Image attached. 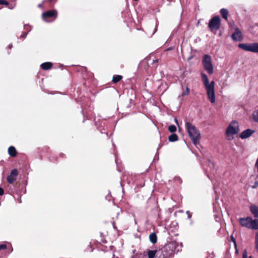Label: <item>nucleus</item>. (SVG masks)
Returning <instances> with one entry per match:
<instances>
[{
	"instance_id": "nucleus-1",
	"label": "nucleus",
	"mask_w": 258,
	"mask_h": 258,
	"mask_svg": "<svg viewBox=\"0 0 258 258\" xmlns=\"http://www.w3.org/2000/svg\"><path fill=\"white\" fill-rule=\"evenodd\" d=\"M201 76L202 81L206 88L208 99L211 103H214L216 101L215 82L212 81L209 83L208 77L205 73H202Z\"/></svg>"
},
{
	"instance_id": "nucleus-2",
	"label": "nucleus",
	"mask_w": 258,
	"mask_h": 258,
	"mask_svg": "<svg viewBox=\"0 0 258 258\" xmlns=\"http://www.w3.org/2000/svg\"><path fill=\"white\" fill-rule=\"evenodd\" d=\"M185 127L188 136L195 145H197L201 139V135L199 130L195 126L188 122H186Z\"/></svg>"
},
{
	"instance_id": "nucleus-3",
	"label": "nucleus",
	"mask_w": 258,
	"mask_h": 258,
	"mask_svg": "<svg viewBox=\"0 0 258 258\" xmlns=\"http://www.w3.org/2000/svg\"><path fill=\"white\" fill-rule=\"evenodd\" d=\"M240 127L238 122L236 120H232L228 125L225 131V136L228 140H232L234 136L238 134L240 132Z\"/></svg>"
},
{
	"instance_id": "nucleus-4",
	"label": "nucleus",
	"mask_w": 258,
	"mask_h": 258,
	"mask_svg": "<svg viewBox=\"0 0 258 258\" xmlns=\"http://www.w3.org/2000/svg\"><path fill=\"white\" fill-rule=\"evenodd\" d=\"M202 63L204 69L210 75L213 73V66L212 63L211 57L208 54L203 56Z\"/></svg>"
},
{
	"instance_id": "nucleus-5",
	"label": "nucleus",
	"mask_w": 258,
	"mask_h": 258,
	"mask_svg": "<svg viewBox=\"0 0 258 258\" xmlns=\"http://www.w3.org/2000/svg\"><path fill=\"white\" fill-rule=\"evenodd\" d=\"M238 46L245 51L258 53V42L240 43L238 44Z\"/></svg>"
},
{
	"instance_id": "nucleus-6",
	"label": "nucleus",
	"mask_w": 258,
	"mask_h": 258,
	"mask_svg": "<svg viewBox=\"0 0 258 258\" xmlns=\"http://www.w3.org/2000/svg\"><path fill=\"white\" fill-rule=\"evenodd\" d=\"M57 17V12L55 10L47 11L42 14V19L46 22L54 21Z\"/></svg>"
},
{
	"instance_id": "nucleus-7",
	"label": "nucleus",
	"mask_w": 258,
	"mask_h": 258,
	"mask_svg": "<svg viewBox=\"0 0 258 258\" xmlns=\"http://www.w3.org/2000/svg\"><path fill=\"white\" fill-rule=\"evenodd\" d=\"M221 20L219 16L214 17L209 23V27L211 31L218 30L220 27Z\"/></svg>"
},
{
	"instance_id": "nucleus-8",
	"label": "nucleus",
	"mask_w": 258,
	"mask_h": 258,
	"mask_svg": "<svg viewBox=\"0 0 258 258\" xmlns=\"http://www.w3.org/2000/svg\"><path fill=\"white\" fill-rule=\"evenodd\" d=\"M233 40L235 41H240L243 39V36L240 30L238 28H236L235 32L231 36Z\"/></svg>"
},
{
	"instance_id": "nucleus-9",
	"label": "nucleus",
	"mask_w": 258,
	"mask_h": 258,
	"mask_svg": "<svg viewBox=\"0 0 258 258\" xmlns=\"http://www.w3.org/2000/svg\"><path fill=\"white\" fill-rule=\"evenodd\" d=\"M172 252L168 250L167 247H164L160 252L157 254L158 258H171Z\"/></svg>"
},
{
	"instance_id": "nucleus-10",
	"label": "nucleus",
	"mask_w": 258,
	"mask_h": 258,
	"mask_svg": "<svg viewBox=\"0 0 258 258\" xmlns=\"http://www.w3.org/2000/svg\"><path fill=\"white\" fill-rule=\"evenodd\" d=\"M17 176V170L16 169L12 170L10 173V175H9L7 177L8 182L10 184L13 183L16 180Z\"/></svg>"
},
{
	"instance_id": "nucleus-11",
	"label": "nucleus",
	"mask_w": 258,
	"mask_h": 258,
	"mask_svg": "<svg viewBox=\"0 0 258 258\" xmlns=\"http://www.w3.org/2000/svg\"><path fill=\"white\" fill-rule=\"evenodd\" d=\"M251 220V218L249 217H247L246 218H241L239 219V223L242 226L249 229Z\"/></svg>"
},
{
	"instance_id": "nucleus-12",
	"label": "nucleus",
	"mask_w": 258,
	"mask_h": 258,
	"mask_svg": "<svg viewBox=\"0 0 258 258\" xmlns=\"http://www.w3.org/2000/svg\"><path fill=\"white\" fill-rule=\"evenodd\" d=\"M254 132V130L248 128L242 132L239 135V137L241 139H245L250 137Z\"/></svg>"
},
{
	"instance_id": "nucleus-13",
	"label": "nucleus",
	"mask_w": 258,
	"mask_h": 258,
	"mask_svg": "<svg viewBox=\"0 0 258 258\" xmlns=\"http://www.w3.org/2000/svg\"><path fill=\"white\" fill-rule=\"evenodd\" d=\"M8 153H9V155L12 157H15L17 156V151H16V148L14 147V146H10L9 148H8Z\"/></svg>"
},
{
	"instance_id": "nucleus-14",
	"label": "nucleus",
	"mask_w": 258,
	"mask_h": 258,
	"mask_svg": "<svg viewBox=\"0 0 258 258\" xmlns=\"http://www.w3.org/2000/svg\"><path fill=\"white\" fill-rule=\"evenodd\" d=\"M249 229H254V230L258 229V220L257 219L252 220L251 219Z\"/></svg>"
},
{
	"instance_id": "nucleus-15",
	"label": "nucleus",
	"mask_w": 258,
	"mask_h": 258,
	"mask_svg": "<svg viewBox=\"0 0 258 258\" xmlns=\"http://www.w3.org/2000/svg\"><path fill=\"white\" fill-rule=\"evenodd\" d=\"M250 210L254 217L258 218V207L256 206H251Z\"/></svg>"
},
{
	"instance_id": "nucleus-16",
	"label": "nucleus",
	"mask_w": 258,
	"mask_h": 258,
	"mask_svg": "<svg viewBox=\"0 0 258 258\" xmlns=\"http://www.w3.org/2000/svg\"><path fill=\"white\" fill-rule=\"evenodd\" d=\"M52 66V63L50 62H46L41 64V68L44 70L50 69Z\"/></svg>"
},
{
	"instance_id": "nucleus-17",
	"label": "nucleus",
	"mask_w": 258,
	"mask_h": 258,
	"mask_svg": "<svg viewBox=\"0 0 258 258\" xmlns=\"http://www.w3.org/2000/svg\"><path fill=\"white\" fill-rule=\"evenodd\" d=\"M149 239L150 241L153 243L155 244L157 242V235L155 233H152L149 235Z\"/></svg>"
},
{
	"instance_id": "nucleus-18",
	"label": "nucleus",
	"mask_w": 258,
	"mask_h": 258,
	"mask_svg": "<svg viewBox=\"0 0 258 258\" xmlns=\"http://www.w3.org/2000/svg\"><path fill=\"white\" fill-rule=\"evenodd\" d=\"M220 14L222 17L225 20H227L228 12L227 10L225 9H222L220 10Z\"/></svg>"
},
{
	"instance_id": "nucleus-19",
	"label": "nucleus",
	"mask_w": 258,
	"mask_h": 258,
	"mask_svg": "<svg viewBox=\"0 0 258 258\" xmlns=\"http://www.w3.org/2000/svg\"><path fill=\"white\" fill-rule=\"evenodd\" d=\"M168 140L171 142H173L178 141V137L175 134H172L168 137Z\"/></svg>"
},
{
	"instance_id": "nucleus-20",
	"label": "nucleus",
	"mask_w": 258,
	"mask_h": 258,
	"mask_svg": "<svg viewBox=\"0 0 258 258\" xmlns=\"http://www.w3.org/2000/svg\"><path fill=\"white\" fill-rule=\"evenodd\" d=\"M122 78V77L120 75H114L112 78V82L114 83H116L120 81Z\"/></svg>"
},
{
	"instance_id": "nucleus-21",
	"label": "nucleus",
	"mask_w": 258,
	"mask_h": 258,
	"mask_svg": "<svg viewBox=\"0 0 258 258\" xmlns=\"http://www.w3.org/2000/svg\"><path fill=\"white\" fill-rule=\"evenodd\" d=\"M156 252L157 250H149L148 251V258H154L155 256Z\"/></svg>"
},
{
	"instance_id": "nucleus-22",
	"label": "nucleus",
	"mask_w": 258,
	"mask_h": 258,
	"mask_svg": "<svg viewBox=\"0 0 258 258\" xmlns=\"http://www.w3.org/2000/svg\"><path fill=\"white\" fill-rule=\"evenodd\" d=\"M253 118L254 121L258 122V109L253 113Z\"/></svg>"
},
{
	"instance_id": "nucleus-23",
	"label": "nucleus",
	"mask_w": 258,
	"mask_h": 258,
	"mask_svg": "<svg viewBox=\"0 0 258 258\" xmlns=\"http://www.w3.org/2000/svg\"><path fill=\"white\" fill-rule=\"evenodd\" d=\"M255 244L256 251L258 253V232H257L255 234Z\"/></svg>"
},
{
	"instance_id": "nucleus-24",
	"label": "nucleus",
	"mask_w": 258,
	"mask_h": 258,
	"mask_svg": "<svg viewBox=\"0 0 258 258\" xmlns=\"http://www.w3.org/2000/svg\"><path fill=\"white\" fill-rule=\"evenodd\" d=\"M168 130L171 133H174L176 130V127L174 125H169L168 127Z\"/></svg>"
},
{
	"instance_id": "nucleus-25",
	"label": "nucleus",
	"mask_w": 258,
	"mask_h": 258,
	"mask_svg": "<svg viewBox=\"0 0 258 258\" xmlns=\"http://www.w3.org/2000/svg\"><path fill=\"white\" fill-rule=\"evenodd\" d=\"M207 164L208 167L210 169V170L213 169L214 168V164L211 162L210 160H208L207 162Z\"/></svg>"
},
{
	"instance_id": "nucleus-26",
	"label": "nucleus",
	"mask_w": 258,
	"mask_h": 258,
	"mask_svg": "<svg viewBox=\"0 0 258 258\" xmlns=\"http://www.w3.org/2000/svg\"><path fill=\"white\" fill-rule=\"evenodd\" d=\"M190 92V89L188 87H186V89H185V91L184 92H183L182 93H181V96H184L185 95H188Z\"/></svg>"
},
{
	"instance_id": "nucleus-27",
	"label": "nucleus",
	"mask_w": 258,
	"mask_h": 258,
	"mask_svg": "<svg viewBox=\"0 0 258 258\" xmlns=\"http://www.w3.org/2000/svg\"><path fill=\"white\" fill-rule=\"evenodd\" d=\"M24 29L25 30H27V32H28V33L31 30V26L28 24H25L24 26Z\"/></svg>"
},
{
	"instance_id": "nucleus-28",
	"label": "nucleus",
	"mask_w": 258,
	"mask_h": 258,
	"mask_svg": "<svg viewBox=\"0 0 258 258\" xmlns=\"http://www.w3.org/2000/svg\"><path fill=\"white\" fill-rule=\"evenodd\" d=\"M242 258H251V256H249V257H248L247 256V251L246 250H244L243 251V253H242Z\"/></svg>"
},
{
	"instance_id": "nucleus-29",
	"label": "nucleus",
	"mask_w": 258,
	"mask_h": 258,
	"mask_svg": "<svg viewBox=\"0 0 258 258\" xmlns=\"http://www.w3.org/2000/svg\"><path fill=\"white\" fill-rule=\"evenodd\" d=\"M0 4L7 6L9 5V3L6 0H0Z\"/></svg>"
},
{
	"instance_id": "nucleus-30",
	"label": "nucleus",
	"mask_w": 258,
	"mask_h": 258,
	"mask_svg": "<svg viewBox=\"0 0 258 258\" xmlns=\"http://www.w3.org/2000/svg\"><path fill=\"white\" fill-rule=\"evenodd\" d=\"M7 248V245L6 244H2L0 245V250L5 249Z\"/></svg>"
},
{
	"instance_id": "nucleus-31",
	"label": "nucleus",
	"mask_w": 258,
	"mask_h": 258,
	"mask_svg": "<svg viewBox=\"0 0 258 258\" xmlns=\"http://www.w3.org/2000/svg\"><path fill=\"white\" fill-rule=\"evenodd\" d=\"M255 167L257 172H258V157L255 163Z\"/></svg>"
},
{
	"instance_id": "nucleus-32",
	"label": "nucleus",
	"mask_w": 258,
	"mask_h": 258,
	"mask_svg": "<svg viewBox=\"0 0 258 258\" xmlns=\"http://www.w3.org/2000/svg\"><path fill=\"white\" fill-rule=\"evenodd\" d=\"M231 240H232V242H233V243L234 244L235 248H236V242L235 239H234V238L232 236H231Z\"/></svg>"
},
{
	"instance_id": "nucleus-33",
	"label": "nucleus",
	"mask_w": 258,
	"mask_h": 258,
	"mask_svg": "<svg viewBox=\"0 0 258 258\" xmlns=\"http://www.w3.org/2000/svg\"><path fill=\"white\" fill-rule=\"evenodd\" d=\"M186 214L187 215V217L188 219H190L191 217V214L189 211H187L186 212Z\"/></svg>"
},
{
	"instance_id": "nucleus-34",
	"label": "nucleus",
	"mask_w": 258,
	"mask_h": 258,
	"mask_svg": "<svg viewBox=\"0 0 258 258\" xmlns=\"http://www.w3.org/2000/svg\"><path fill=\"white\" fill-rule=\"evenodd\" d=\"M28 34V32L27 33H23L20 36V38H24L26 36V35H27Z\"/></svg>"
},
{
	"instance_id": "nucleus-35",
	"label": "nucleus",
	"mask_w": 258,
	"mask_h": 258,
	"mask_svg": "<svg viewBox=\"0 0 258 258\" xmlns=\"http://www.w3.org/2000/svg\"><path fill=\"white\" fill-rule=\"evenodd\" d=\"M258 186V181L255 182L254 185L252 186V188H255Z\"/></svg>"
},
{
	"instance_id": "nucleus-36",
	"label": "nucleus",
	"mask_w": 258,
	"mask_h": 258,
	"mask_svg": "<svg viewBox=\"0 0 258 258\" xmlns=\"http://www.w3.org/2000/svg\"><path fill=\"white\" fill-rule=\"evenodd\" d=\"M4 189L0 187V196H2L4 194Z\"/></svg>"
},
{
	"instance_id": "nucleus-37",
	"label": "nucleus",
	"mask_w": 258,
	"mask_h": 258,
	"mask_svg": "<svg viewBox=\"0 0 258 258\" xmlns=\"http://www.w3.org/2000/svg\"><path fill=\"white\" fill-rule=\"evenodd\" d=\"M48 2H49L50 4L53 3L55 2H56V0H47Z\"/></svg>"
},
{
	"instance_id": "nucleus-38",
	"label": "nucleus",
	"mask_w": 258,
	"mask_h": 258,
	"mask_svg": "<svg viewBox=\"0 0 258 258\" xmlns=\"http://www.w3.org/2000/svg\"><path fill=\"white\" fill-rule=\"evenodd\" d=\"M173 48L172 47H170L168 48L167 49H166L165 50V51H170V50H172V49H173Z\"/></svg>"
},
{
	"instance_id": "nucleus-39",
	"label": "nucleus",
	"mask_w": 258,
	"mask_h": 258,
	"mask_svg": "<svg viewBox=\"0 0 258 258\" xmlns=\"http://www.w3.org/2000/svg\"><path fill=\"white\" fill-rule=\"evenodd\" d=\"M176 179L180 182H181V179L180 177H176Z\"/></svg>"
},
{
	"instance_id": "nucleus-40",
	"label": "nucleus",
	"mask_w": 258,
	"mask_h": 258,
	"mask_svg": "<svg viewBox=\"0 0 258 258\" xmlns=\"http://www.w3.org/2000/svg\"><path fill=\"white\" fill-rule=\"evenodd\" d=\"M38 7L39 8H42V7H43V3L39 4L38 5Z\"/></svg>"
},
{
	"instance_id": "nucleus-41",
	"label": "nucleus",
	"mask_w": 258,
	"mask_h": 258,
	"mask_svg": "<svg viewBox=\"0 0 258 258\" xmlns=\"http://www.w3.org/2000/svg\"><path fill=\"white\" fill-rule=\"evenodd\" d=\"M12 47H13L12 44H10V45H9V49H11V48H12Z\"/></svg>"
},
{
	"instance_id": "nucleus-42",
	"label": "nucleus",
	"mask_w": 258,
	"mask_h": 258,
	"mask_svg": "<svg viewBox=\"0 0 258 258\" xmlns=\"http://www.w3.org/2000/svg\"><path fill=\"white\" fill-rule=\"evenodd\" d=\"M158 59H155V60H153V63H156V62H158Z\"/></svg>"
},
{
	"instance_id": "nucleus-43",
	"label": "nucleus",
	"mask_w": 258,
	"mask_h": 258,
	"mask_svg": "<svg viewBox=\"0 0 258 258\" xmlns=\"http://www.w3.org/2000/svg\"><path fill=\"white\" fill-rule=\"evenodd\" d=\"M174 121L175 122V123H176V124H178V121H177V119L176 118H175V119H174Z\"/></svg>"
},
{
	"instance_id": "nucleus-44",
	"label": "nucleus",
	"mask_w": 258,
	"mask_h": 258,
	"mask_svg": "<svg viewBox=\"0 0 258 258\" xmlns=\"http://www.w3.org/2000/svg\"><path fill=\"white\" fill-rule=\"evenodd\" d=\"M235 248L236 252H238V250H237V246H236V248Z\"/></svg>"
},
{
	"instance_id": "nucleus-45",
	"label": "nucleus",
	"mask_w": 258,
	"mask_h": 258,
	"mask_svg": "<svg viewBox=\"0 0 258 258\" xmlns=\"http://www.w3.org/2000/svg\"><path fill=\"white\" fill-rule=\"evenodd\" d=\"M257 177H258V174H257Z\"/></svg>"
}]
</instances>
